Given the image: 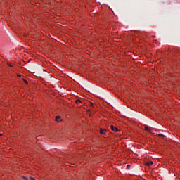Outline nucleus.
I'll return each mask as SVG.
<instances>
[{
  "instance_id": "8",
  "label": "nucleus",
  "mask_w": 180,
  "mask_h": 180,
  "mask_svg": "<svg viewBox=\"0 0 180 180\" xmlns=\"http://www.w3.org/2000/svg\"><path fill=\"white\" fill-rule=\"evenodd\" d=\"M17 77H22V75H17Z\"/></svg>"
},
{
  "instance_id": "2",
  "label": "nucleus",
  "mask_w": 180,
  "mask_h": 180,
  "mask_svg": "<svg viewBox=\"0 0 180 180\" xmlns=\"http://www.w3.org/2000/svg\"><path fill=\"white\" fill-rule=\"evenodd\" d=\"M100 133H101V134H105V133H106V129H103L101 128Z\"/></svg>"
},
{
  "instance_id": "13",
  "label": "nucleus",
  "mask_w": 180,
  "mask_h": 180,
  "mask_svg": "<svg viewBox=\"0 0 180 180\" xmlns=\"http://www.w3.org/2000/svg\"><path fill=\"white\" fill-rule=\"evenodd\" d=\"M8 65H9V67H12V65H11V64H9Z\"/></svg>"
},
{
  "instance_id": "6",
  "label": "nucleus",
  "mask_w": 180,
  "mask_h": 180,
  "mask_svg": "<svg viewBox=\"0 0 180 180\" xmlns=\"http://www.w3.org/2000/svg\"><path fill=\"white\" fill-rule=\"evenodd\" d=\"M158 136L159 137H165V135L160 134H158Z\"/></svg>"
},
{
  "instance_id": "12",
  "label": "nucleus",
  "mask_w": 180,
  "mask_h": 180,
  "mask_svg": "<svg viewBox=\"0 0 180 180\" xmlns=\"http://www.w3.org/2000/svg\"><path fill=\"white\" fill-rule=\"evenodd\" d=\"M31 180H34V179L33 177H30Z\"/></svg>"
},
{
  "instance_id": "9",
  "label": "nucleus",
  "mask_w": 180,
  "mask_h": 180,
  "mask_svg": "<svg viewBox=\"0 0 180 180\" xmlns=\"http://www.w3.org/2000/svg\"><path fill=\"white\" fill-rule=\"evenodd\" d=\"M90 106H94V103H90Z\"/></svg>"
},
{
  "instance_id": "3",
  "label": "nucleus",
  "mask_w": 180,
  "mask_h": 180,
  "mask_svg": "<svg viewBox=\"0 0 180 180\" xmlns=\"http://www.w3.org/2000/svg\"><path fill=\"white\" fill-rule=\"evenodd\" d=\"M146 165H147V167H151V165H153V161H150L148 162H146Z\"/></svg>"
},
{
  "instance_id": "1",
  "label": "nucleus",
  "mask_w": 180,
  "mask_h": 180,
  "mask_svg": "<svg viewBox=\"0 0 180 180\" xmlns=\"http://www.w3.org/2000/svg\"><path fill=\"white\" fill-rule=\"evenodd\" d=\"M110 129L112 130V131H119V129H117L116 127H114L113 125H110Z\"/></svg>"
},
{
  "instance_id": "10",
  "label": "nucleus",
  "mask_w": 180,
  "mask_h": 180,
  "mask_svg": "<svg viewBox=\"0 0 180 180\" xmlns=\"http://www.w3.org/2000/svg\"><path fill=\"white\" fill-rule=\"evenodd\" d=\"M127 168H130V165H128L127 166Z\"/></svg>"
},
{
  "instance_id": "4",
  "label": "nucleus",
  "mask_w": 180,
  "mask_h": 180,
  "mask_svg": "<svg viewBox=\"0 0 180 180\" xmlns=\"http://www.w3.org/2000/svg\"><path fill=\"white\" fill-rule=\"evenodd\" d=\"M145 130L148 131V133H150L151 131V129L148 128V127H145Z\"/></svg>"
},
{
  "instance_id": "5",
  "label": "nucleus",
  "mask_w": 180,
  "mask_h": 180,
  "mask_svg": "<svg viewBox=\"0 0 180 180\" xmlns=\"http://www.w3.org/2000/svg\"><path fill=\"white\" fill-rule=\"evenodd\" d=\"M60 116H56V122H60Z\"/></svg>"
},
{
  "instance_id": "11",
  "label": "nucleus",
  "mask_w": 180,
  "mask_h": 180,
  "mask_svg": "<svg viewBox=\"0 0 180 180\" xmlns=\"http://www.w3.org/2000/svg\"><path fill=\"white\" fill-rule=\"evenodd\" d=\"M24 82H25V84H27V83H28L26 80H24Z\"/></svg>"
},
{
  "instance_id": "7",
  "label": "nucleus",
  "mask_w": 180,
  "mask_h": 180,
  "mask_svg": "<svg viewBox=\"0 0 180 180\" xmlns=\"http://www.w3.org/2000/svg\"><path fill=\"white\" fill-rule=\"evenodd\" d=\"M78 102H81L79 100H76V103H78Z\"/></svg>"
}]
</instances>
